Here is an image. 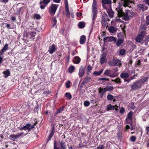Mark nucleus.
<instances>
[{
  "label": "nucleus",
  "mask_w": 149,
  "mask_h": 149,
  "mask_svg": "<svg viewBox=\"0 0 149 149\" xmlns=\"http://www.w3.org/2000/svg\"><path fill=\"white\" fill-rule=\"evenodd\" d=\"M116 10L117 12V14L118 16L119 17H123V19L125 21L129 20L130 17H132L134 15V13L133 11L129 10H126L125 13H124L120 6L116 8Z\"/></svg>",
  "instance_id": "f257e3e1"
},
{
  "label": "nucleus",
  "mask_w": 149,
  "mask_h": 149,
  "mask_svg": "<svg viewBox=\"0 0 149 149\" xmlns=\"http://www.w3.org/2000/svg\"><path fill=\"white\" fill-rule=\"evenodd\" d=\"M148 77H143L134 82L131 86V90L136 91L140 88L143 84L148 81Z\"/></svg>",
  "instance_id": "f03ea898"
},
{
  "label": "nucleus",
  "mask_w": 149,
  "mask_h": 149,
  "mask_svg": "<svg viewBox=\"0 0 149 149\" xmlns=\"http://www.w3.org/2000/svg\"><path fill=\"white\" fill-rule=\"evenodd\" d=\"M96 3L97 2L95 0H93V2L92 5V13L93 16L92 18L93 21L92 24L93 25L94 24L95 20L97 17V13Z\"/></svg>",
  "instance_id": "7ed1b4c3"
},
{
  "label": "nucleus",
  "mask_w": 149,
  "mask_h": 149,
  "mask_svg": "<svg viewBox=\"0 0 149 149\" xmlns=\"http://www.w3.org/2000/svg\"><path fill=\"white\" fill-rule=\"evenodd\" d=\"M109 64L111 66H117L120 67L121 65V61L118 59L113 58L109 62Z\"/></svg>",
  "instance_id": "20e7f679"
},
{
  "label": "nucleus",
  "mask_w": 149,
  "mask_h": 149,
  "mask_svg": "<svg viewBox=\"0 0 149 149\" xmlns=\"http://www.w3.org/2000/svg\"><path fill=\"white\" fill-rule=\"evenodd\" d=\"M58 6L57 5L52 4L50 7L49 12L50 14L52 15H54L56 10Z\"/></svg>",
  "instance_id": "39448f33"
},
{
  "label": "nucleus",
  "mask_w": 149,
  "mask_h": 149,
  "mask_svg": "<svg viewBox=\"0 0 149 149\" xmlns=\"http://www.w3.org/2000/svg\"><path fill=\"white\" fill-rule=\"evenodd\" d=\"M61 137H62V139L58 141L59 146L62 149H66V146L64 141L65 136V135H63L61 136Z\"/></svg>",
  "instance_id": "423d86ee"
},
{
  "label": "nucleus",
  "mask_w": 149,
  "mask_h": 149,
  "mask_svg": "<svg viewBox=\"0 0 149 149\" xmlns=\"http://www.w3.org/2000/svg\"><path fill=\"white\" fill-rule=\"evenodd\" d=\"M103 74L110 77L114 78L116 77L115 74H113V71L107 69L105 71Z\"/></svg>",
  "instance_id": "0eeeda50"
},
{
  "label": "nucleus",
  "mask_w": 149,
  "mask_h": 149,
  "mask_svg": "<svg viewBox=\"0 0 149 149\" xmlns=\"http://www.w3.org/2000/svg\"><path fill=\"white\" fill-rule=\"evenodd\" d=\"M50 0H44L41 1L40 3V8L41 9H44L48 4L50 2Z\"/></svg>",
  "instance_id": "6e6552de"
},
{
  "label": "nucleus",
  "mask_w": 149,
  "mask_h": 149,
  "mask_svg": "<svg viewBox=\"0 0 149 149\" xmlns=\"http://www.w3.org/2000/svg\"><path fill=\"white\" fill-rule=\"evenodd\" d=\"M144 33V31H142L137 36L136 39V41L138 42H140L143 39Z\"/></svg>",
  "instance_id": "1a4fd4ad"
},
{
  "label": "nucleus",
  "mask_w": 149,
  "mask_h": 149,
  "mask_svg": "<svg viewBox=\"0 0 149 149\" xmlns=\"http://www.w3.org/2000/svg\"><path fill=\"white\" fill-rule=\"evenodd\" d=\"M107 54L106 53L102 54L100 58V62L101 64H103L107 61L106 59Z\"/></svg>",
  "instance_id": "9d476101"
},
{
  "label": "nucleus",
  "mask_w": 149,
  "mask_h": 149,
  "mask_svg": "<svg viewBox=\"0 0 149 149\" xmlns=\"http://www.w3.org/2000/svg\"><path fill=\"white\" fill-rule=\"evenodd\" d=\"M65 10L66 14V16L68 17H70V13L69 9L68 3V0H65Z\"/></svg>",
  "instance_id": "9b49d317"
},
{
  "label": "nucleus",
  "mask_w": 149,
  "mask_h": 149,
  "mask_svg": "<svg viewBox=\"0 0 149 149\" xmlns=\"http://www.w3.org/2000/svg\"><path fill=\"white\" fill-rule=\"evenodd\" d=\"M91 78L90 77H87L84 79L82 82L80 86L81 87H83V85L88 84L91 81Z\"/></svg>",
  "instance_id": "f8f14e48"
},
{
  "label": "nucleus",
  "mask_w": 149,
  "mask_h": 149,
  "mask_svg": "<svg viewBox=\"0 0 149 149\" xmlns=\"http://www.w3.org/2000/svg\"><path fill=\"white\" fill-rule=\"evenodd\" d=\"M85 72V68L84 66H81L79 69V77H82L84 75Z\"/></svg>",
  "instance_id": "ddd939ff"
},
{
  "label": "nucleus",
  "mask_w": 149,
  "mask_h": 149,
  "mask_svg": "<svg viewBox=\"0 0 149 149\" xmlns=\"http://www.w3.org/2000/svg\"><path fill=\"white\" fill-rule=\"evenodd\" d=\"M56 48L55 45L54 44H53L52 46L49 47L48 52H49L50 54H53Z\"/></svg>",
  "instance_id": "4468645a"
},
{
  "label": "nucleus",
  "mask_w": 149,
  "mask_h": 149,
  "mask_svg": "<svg viewBox=\"0 0 149 149\" xmlns=\"http://www.w3.org/2000/svg\"><path fill=\"white\" fill-rule=\"evenodd\" d=\"M54 127H53L52 128V131L50 132L49 136L48 137L47 142H48L50 140L52 137L53 136L54 134Z\"/></svg>",
  "instance_id": "2eb2a0df"
},
{
  "label": "nucleus",
  "mask_w": 149,
  "mask_h": 149,
  "mask_svg": "<svg viewBox=\"0 0 149 149\" xmlns=\"http://www.w3.org/2000/svg\"><path fill=\"white\" fill-rule=\"evenodd\" d=\"M8 45L6 44L5 45L4 47L0 51V55H3L4 52L7 50L8 49Z\"/></svg>",
  "instance_id": "dca6fc26"
},
{
  "label": "nucleus",
  "mask_w": 149,
  "mask_h": 149,
  "mask_svg": "<svg viewBox=\"0 0 149 149\" xmlns=\"http://www.w3.org/2000/svg\"><path fill=\"white\" fill-rule=\"evenodd\" d=\"M106 92V90L104 88H100L99 89V92L100 93V96L101 97H102L104 94Z\"/></svg>",
  "instance_id": "f3484780"
},
{
  "label": "nucleus",
  "mask_w": 149,
  "mask_h": 149,
  "mask_svg": "<svg viewBox=\"0 0 149 149\" xmlns=\"http://www.w3.org/2000/svg\"><path fill=\"white\" fill-rule=\"evenodd\" d=\"M123 42V40L122 38L118 39L116 41V45L118 47H119L121 45Z\"/></svg>",
  "instance_id": "a211bd4d"
},
{
  "label": "nucleus",
  "mask_w": 149,
  "mask_h": 149,
  "mask_svg": "<svg viewBox=\"0 0 149 149\" xmlns=\"http://www.w3.org/2000/svg\"><path fill=\"white\" fill-rule=\"evenodd\" d=\"M86 41V37L84 35L81 36L80 38L79 42L81 44L85 43Z\"/></svg>",
  "instance_id": "6ab92c4d"
},
{
  "label": "nucleus",
  "mask_w": 149,
  "mask_h": 149,
  "mask_svg": "<svg viewBox=\"0 0 149 149\" xmlns=\"http://www.w3.org/2000/svg\"><path fill=\"white\" fill-rule=\"evenodd\" d=\"M81 59L78 56H75L74 57L73 61L74 63L75 64L79 63L80 62Z\"/></svg>",
  "instance_id": "aec40b11"
},
{
  "label": "nucleus",
  "mask_w": 149,
  "mask_h": 149,
  "mask_svg": "<svg viewBox=\"0 0 149 149\" xmlns=\"http://www.w3.org/2000/svg\"><path fill=\"white\" fill-rule=\"evenodd\" d=\"M129 74L127 72L122 73L120 74V77L122 78H127L129 76Z\"/></svg>",
  "instance_id": "412c9836"
},
{
  "label": "nucleus",
  "mask_w": 149,
  "mask_h": 149,
  "mask_svg": "<svg viewBox=\"0 0 149 149\" xmlns=\"http://www.w3.org/2000/svg\"><path fill=\"white\" fill-rule=\"evenodd\" d=\"M108 29L110 32L112 33H115L117 31V29L113 26H111Z\"/></svg>",
  "instance_id": "4be33fe9"
},
{
  "label": "nucleus",
  "mask_w": 149,
  "mask_h": 149,
  "mask_svg": "<svg viewBox=\"0 0 149 149\" xmlns=\"http://www.w3.org/2000/svg\"><path fill=\"white\" fill-rule=\"evenodd\" d=\"M108 19V16L106 13H104L102 16L101 21H107Z\"/></svg>",
  "instance_id": "5701e85b"
},
{
  "label": "nucleus",
  "mask_w": 149,
  "mask_h": 149,
  "mask_svg": "<svg viewBox=\"0 0 149 149\" xmlns=\"http://www.w3.org/2000/svg\"><path fill=\"white\" fill-rule=\"evenodd\" d=\"M115 109V107L112 106L111 104H109L107 106V111L113 110Z\"/></svg>",
  "instance_id": "b1692460"
},
{
  "label": "nucleus",
  "mask_w": 149,
  "mask_h": 149,
  "mask_svg": "<svg viewBox=\"0 0 149 149\" xmlns=\"http://www.w3.org/2000/svg\"><path fill=\"white\" fill-rule=\"evenodd\" d=\"M64 109V107H62L58 109L54 113V116H56V115L59 113H60L61 111H63Z\"/></svg>",
  "instance_id": "393cba45"
},
{
  "label": "nucleus",
  "mask_w": 149,
  "mask_h": 149,
  "mask_svg": "<svg viewBox=\"0 0 149 149\" xmlns=\"http://www.w3.org/2000/svg\"><path fill=\"white\" fill-rule=\"evenodd\" d=\"M114 87L113 86H107L105 88L106 91H112Z\"/></svg>",
  "instance_id": "a878e982"
},
{
  "label": "nucleus",
  "mask_w": 149,
  "mask_h": 149,
  "mask_svg": "<svg viewBox=\"0 0 149 149\" xmlns=\"http://www.w3.org/2000/svg\"><path fill=\"white\" fill-rule=\"evenodd\" d=\"M103 69L101 70L100 71L97 72L96 71H95L93 73V74L94 75H96V76H98L100 75L101 74L102 72H103Z\"/></svg>",
  "instance_id": "bb28decb"
},
{
  "label": "nucleus",
  "mask_w": 149,
  "mask_h": 149,
  "mask_svg": "<svg viewBox=\"0 0 149 149\" xmlns=\"http://www.w3.org/2000/svg\"><path fill=\"white\" fill-rule=\"evenodd\" d=\"M75 69L74 67L73 66H70L68 69V72L69 73H71L73 72Z\"/></svg>",
  "instance_id": "cd10ccee"
},
{
  "label": "nucleus",
  "mask_w": 149,
  "mask_h": 149,
  "mask_svg": "<svg viewBox=\"0 0 149 149\" xmlns=\"http://www.w3.org/2000/svg\"><path fill=\"white\" fill-rule=\"evenodd\" d=\"M107 12L109 16L111 17H113V16L114 12L111 10H107Z\"/></svg>",
  "instance_id": "c85d7f7f"
},
{
  "label": "nucleus",
  "mask_w": 149,
  "mask_h": 149,
  "mask_svg": "<svg viewBox=\"0 0 149 149\" xmlns=\"http://www.w3.org/2000/svg\"><path fill=\"white\" fill-rule=\"evenodd\" d=\"M78 27L79 28L82 29L84 28L85 26V24L83 22H80L78 24Z\"/></svg>",
  "instance_id": "c756f323"
},
{
  "label": "nucleus",
  "mask_w": 149,
  "mask_h": 149,
  "mask_svg": "<svg viewBox=\"0 0 149 149\" xmlns=\"http://www.w3.org/2000/svg\"><path fill=\"white\" fill-rule=\"evenodd\" d=\"M3 74H4L5 78L7 77L10 75V72L9 70H7L4 71Z\"/></svg>",
  "instance_id": "7c9ffc66"
},
{
  "label": "nucleus",
  "mask_w": 149,
  "mask_h": 149,
  "mask_svg": "<svg viewBox=\"0 0 149 149\" xmlns=\"http://www.w3.org/2000/svg\"><path fill=\"white\" fill-rule=\"evenodd\" d=\"M113 74H114L116 75V77H117L118 75V74L117 73V72L118 70V69L117 68L115 67L113 69Z\"/></svg>",
  "instance_id": "2f4dec72"
},
{
  "label": "nucleus",
  "mask_w": 149,
  "mask_h": 149,
  "mask_svg": "<svg viewBox=\"0 0 149 149\" xmlns=\"http://www.w3.org/2000/svg\"><path fill=\"white\" fill-rule=\"evenodd\" d=\"M101 22L103 27H107L108 26V24L107 21H101Z\"/></svg>",
  "instance_id": "473e14b6"
},
{
  "label": "nucleus",
  "mask_w": 149,
  "mask_h": 149,
  "mask_svg": "<svg viewBox=\"0 0 149 149\" xmlns=\"http://www.w3.org/2000/svg\"><path fill=\"white\" fill-rule=\"evenodd\" d=\"M107 98L108 100L111 101L113 99V96L112 95L108 94L107 96Z\"/></svg>",
  "instance_id": "72a5a7b5"
},
{
  "label": "nucleus",
  "mask_w": 149,
  "mask_h": 149,
  "mask_svg": "<svg viewBox=\"0 0 149 149\" xmlns=\"http://www.w3.org/2000/svg\"><path fill=\"white\" fill-rule=\"evenodd\" d=\"M103 41L104 42H110V36L107 37L103 39Z\"/></svg>",
  "instance_id": "f704fd0d"
},
{
  "label": "nucleus",
  "mask_w": 149,
  "mask_h": 149,
  "mask_svg": "<svg viewBox=\"0 0 149 149\" xmlns=\"http://www.w3.org/2000/svg\"><path fill=\"white\" fill-rule=\"evenodd\" d=\"M112 81L115 82L117 83H121V79L119 78H117L114 80L112 79Z\"/></svg>",
  "instance_id": "c9c22d12"
},
{
  "label": "nucleus",
  "mask_w": 149,
  "mask_h": 149,
  "mask_svg": "<svg viewBox=\"0 0 149 149\" xmlns=\"http://www.w3.org/2000/svg\"><path fill=\"white\" fill-rule=\"evenodd\" d=\"M110 42L113 41L114 43H116L117 40L116 37L113 36H110Z\"/></svg>",
  "instance_id": "e433bc0d"
},
{
  "label": "nucleus",
  "mask_w": 149,
  "mask_h": 149,
  "mask_svg": "<svg viewBox=\"0 0 149 149\" xmlns=\"http://www.w3.org/2000/svg\"><path fill=\"white\" fill-rule=\"evenodd\" d=\"M65 96L66 98H68L69 99H71L72 98V96L70 93H66L65 94Z\"/></svg>",
  "instance_id": "4c0bfd02"
},
{
  "label": "nucleus",
  "mask_w": 149,
  "mask_h": 149,
  "mask_svg": "<svg viewBox=\"0 0 149 149\" xmlns=\"http://www.w3.org/2000/svg\"><path fill=\"white\" fill-rule=\"evenodd\" d=\"M57 21L56 19V18L55 17H54L52 19V24H53V26L54 27V26H55L56 23H57Z\"/></svg>",
  "instance_id": "58836bf2"
},
{
  "label": "nucleus",
  "mask_w": 149,
  "mask_h": 149,
  "mask_svg": "<svg viewBox=\"0 0 149 149\" xmlns=\"http://www.w3.org/2000/svg\"><path fill=\"white\" fill-rule=\"evenodd\" d=\"M102 2L103 3L106 4H109L111 3L110 0H102Z\"/></svg>",
  "instance_id": "ea45409f"
},
{
  "label": "nucleus",
  "mask_w": 149,
  "mask_h": 149,
  "mask_svg": "<svg viewBox=\"0 0 149 149\" xmlns=\"http://www.w3.org/2000/svg\"><path fill=\"white\" fill-rule=\"evenodd\" d=\"M132 112L130 111L128 113L127 115V118L130 120H132Z\"/></svg>",
  "instance_id": "a19ab883"
},
{
  "label": "nucleus",
  "mask_w": 149,
  "mask_h": 149,
  "mask_svg": "<svg viewBox=\"0 0 149 149\" xmlns=\"http://www.w3.org/2000/svg\"><path fill=\"white\" fill-rule=\"evenodd\" d=\"M10 137L11 138L13 141H15L16 139L15 135L14 134H11L10 135Z\"/></svg>",
  "instance_id": "79ce46f5"
},
{
  "label": "nucleus",
  "mask_w": 149,
  "mask_h": 149,
  "mask_svg": "<svg viewBox=\"0 0 149 149\" xmlns=\"http://www.w3.org/2000/svg\"><path fill=\"white\" fill-rule=\"evenodd\" d=\"M144 5L142 4H140L138 5V8L140 10H142L143 9Z\"/></svg>",
  "instance_id": "37998d69"
},
{
  "label": "nucleus",
  "mask_w": 149,
  "mask_h": 149,
  "mask_svg": "<svg viewBox=\"0 0 149 149\" xmlns=\"http://www.w3.org/2000/svg\"><path fill=\"white\" fill-rule=\"evenodd\" d=\"M126 51L124 49H121L120 51V54L123 55L125 54Z\"/></svg>",
  "instance_id": "c03bdc74"
},
{
  "label": "nucleus",
  "mask_w": 149,
  "mask_h": 149,
  "mask_svg": "<svg viewBox=\"0 0 149 149\" xmlns=\"http://www.w3.org/2000/svg\"><path fill=\"white\" fill-rule=\"evenodd\" d=\"M24 134L23 132H21L20 133H18L17 134L15 135L16 136V139L19 138L20 136H22V135Z\"/></svg>",
  "instance_id": "a18cd8bd"
},
{
  "label": "nucleus",
  "mask_w": 149,
  "mask_h": 149,
  "mask_svg": "<svg viewBox=\"0 0 149 149\" xmlns=\"http://www.w3.org/2000/svg\"><path fill=\"white\" fill-rule=\"evenodd\" d=\"M70 81H67L65 83L66 87L67 88H69L70 87Z\"/></svg>",
  "instance_id": "49530a36"
},
{
  "label": "nucleus",
  "mask_w": 149,
  "mask_h": 149,
  "mask_svg": "<svg viewBox=\"0 0 149 149\" xmlns=\"http://www.w3.org/2000/svg\"><path fill=\"white\" fill-rule=\"evenodd\" d=\"M136 139V138L135 136H131L130 138V140L132 141V142H135Z\"/></svg>",
  "instance_id": "de8ad7c7"
},
{
  "label": "nucleus",
  "mask_w": 149,
  "mask_h": 149,
  "mask_svg": "<svg viewBox=\"0 0 149 149\" xmlns=\"http://www.w3.org/2000/svg\"><path fill=\"white\" fill-rule=\"evenodd\" d=\"M90 102L88 101H86L84 103V105L86 107H88L89 105Z\"/></svg>",
  "instance_id": "09e8293b"
},
{
  "label": "nucleus",
  "mask_w": 149,
  "mask_h": 149,
  "mask_svg": "<svg viewBox=\"0 0 149 149\" xmlns=\"http://www.w3.org/2000/svg\"><path fill=\"white\" fill-rule=\"evenodd\" d=\"M56 116H54H54L53 115V114H51L50 115V119L51 120L50 121H52L55 118Z\"/></svg>",
  "instance_id": "8fccbe9b"
},
{
  "label": "nucleus",
  "mask_w": 149,
  "mask_h": 149,
  "mask_svg": "<svg viewBox=\"0 0 149 149\" xmlns=\"http://www.w3.org/2000/svg\"><path fill=\"white\" fill-rule=\"evenodd\" d=\"M97 149H105V147L104 145H99L97 147Z\"/></svg>",
  "instance_id": "3c124183"
},
{
  "label": "nucleus",
  "mask_w": 149,
  "mask_h": 149,
  "mask_svg": "<svg viewBox=\"0 0 149 149\" xmlns=\"http://www.w3.org/2000/svg\"><path fill=\"white\" fill-rule=\"evenodd\" d=\"M29 34L31 36V37L33 38L35 36L36 33L35 32H31Z\"/></svg>",
  "instance_id": "603ef678"
},
{
  "label": "nucleus",
  "mask_w": 149,
  "mask_h": 149,
  "mask_svg": "<svg viewBox=\"0 0 149 149\" xmlns=\"http://www.w3.org/2000/svg\"><path fill=\"white\" fill-rule=\"evenodd\" d=\"M34 17L37 19H39L41 17L40 15L38 14H35L34 15Z\"/></svg>",
  "instance_id": "864d4df0"
},
{
  "label": "nucleus",
  "mask_w": 149,
  "mask_h": 149,
  "mask_svg": "<svg viewBox=\"0 0 149 149\" xmlns=\"http://www.w3.org/2000/svg\"><path fill=\"white\" fill-rule=\"evenodd\" d=\"M92 68L91 67V65H90L87 67V70L88 72H90V71L92 70Z\"/></svg>",
  "instance_id": "5fc2aeb1"
},
{
  "label": "nucleus",
  "mask_w": 149,
  "mask_h": 149,
  "mask_svg": "<svg viewBox=\"0 0 149 149\" xmlns=\"http://www.w3.org/2000/svg\"><path fill=\"white\" fill-rule=\"evenodd\" d=\"M30 124L28 123L27 124L25 125V127L26 130H28L29 131V129L30 128Z\"/></svg>",
  "instance_id": "6e6d98bb"
},
{
  "label": "nucleus",
  "mask_w": 149,
  "mask_h": 149,
  "mask_svg": "<svg viewBox=\"0 0 149 149\" xmlns=\"http://www.w3.org/2000/svg\"><path fill=\"white\" fill-rule=\"evenodd\" d=\"M146 22L147 25H149V15L146 17Z\"/></svg>",
  "instance_id": "4d7b16f0"
},
{
  "label": "nucleus",
  "mask_w": 149,
  "mask_h": 149,
  "mask_svg": "<svg viewBox=\"0 0 149 149\" xmlns=\"http://www.w3.org/2000/svg\"><path fill=\"white\" fill-rule=\"evenodd\" d=\"M56 141H55L54 143V149H59L58 147H57V146L56 145Z\"/></svg>",
  "instance_id": "13d9d810"
},
{
  "label": "nucleus",
  "mask_w": 149,
  "mask_h": 149,
  "mask_svg": "<svg viewBox=\"0 0 149 149\" xmlns=\"http://www.w3.org/2000/svg\"><path fill=\"white\" fill-rule=\"evenodd\" d=\"M107 78H100L99 79V80H102V81L104 82L106 80Z\"/></svg>",
  "instance_id": "bf43d9fd"
},
{
  "label": "nucleus",
  "mask_w": 149,
  "mask_h": 149,
  "mask_svg": "<svg viewBox=\"0 0 149 149\" xmlns=\"http://www.w3.org/2000/svg\"><path fill=\"white\" fill-rule=\"evenodd\" d=\"M125 111V109L123 107H122L120 110V113H123Z\"/></svg>",
  "instance_id": "052dcab7"
},
{
  "label": "nucleus",
  "mask_w": 149,
  "mask_h": 149,
  "mask_svg": "<svg viewBox=\"0 0 149 149\" xmlns=\"http://www.w3.org/2000/svg\"><path fill=\"white\" fill-rule=\"evenodd\" d=\"M11 20L13 22L16 21V17H15L14 16H13L11 17Z\"/></svg>",
  "instance_id": "680f3d73"
},
{
  "label": "nucleus",
  "mask_w": 149,
  "mask_h": 149,
  "mask_svg": "<svg viewBox=\"0 0 149 149\" xmlns=\"http://www.w3.org/2000/svg\"><path fill=\"white\" fill-rule=\"evenodd\" d=\"M0 1L4 3H6L8 2V0H0Z\"/></svg>",
  "instance_id": "e2e57ef3"
},
{
  "label": "nucleus",
  "mask_w": 149,
  "mask_h": 149,
  "mask_svg": "<svg viewBox=\"0 0 149 149\" xmlns=\"http://www.w3.org/2000/svg\"><path fill=\"white\" fill-rule=\"evenodd\" d=\"M6 26L8 29H11L10 27V24L7 23H5Z\"/></svg>",
  "instance_id": "0e129e2a"
},
{
  "label": "nucleus",
  "mask_w": 149,
  "mask_h": 149,
  "mask_svg": "<svg viewBox=\"0 0 149 149\" xmlns=\"http://www.w3.org/2000/svg\"><path fill=\"white\" fill-rule=\"evenodd\" d=\"M21 10V8H20L19 9H18L16 11V13L17 14H19Z\"/></svg>",
  "instance_id": "69168bd1"
},
{
  "label": "nucleus",
  "mask_w": 149,
  "mask_h": 149,
  "mask_svg": "<svg viewBox=\"0 0 149 149\" xmlns=\"http://www.w3.org/2000/svg\"><path fill=\"white\" fill-rule=\"evenodd\" d=\"M19 129L20 130H26L25 126H24L23 127H20V128L19 127Z\"/></svg>",
  "instance_id": "338daca9"
},
{
  "label": "nucleus",
  "mask_w": 149,
  "mask_h": 149,
  "mask_svg": "<svg viewBox=\"0 0 149 149\" xmlns=\"http://www.w3.org/2000/svg\"><path fill=\"white\" fill-rule=\"evenodd\" d=\"M144 1L146 4L149 6V0H144Z\"/></svg>",
  "instance_id": "774afa93"
}]
</instances>
